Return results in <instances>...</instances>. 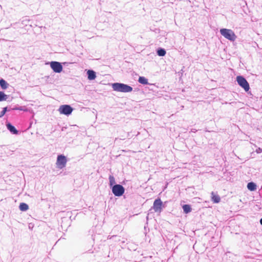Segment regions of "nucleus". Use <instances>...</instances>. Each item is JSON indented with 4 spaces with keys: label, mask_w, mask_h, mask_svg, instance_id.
<instances>
[{
    "label": "nucleus",
    "mask_w": 262,
    "mask_h": 262,
    "mask_svg": "<svg viewBox=\"0 0 262 262\" xmlns=\"http://www.w3.org/2000/svg\"><path fill=\"white\" fill-rule=\"evenodd\" d=\"M114 91L122 93H128L133 91V88L127 84L122 83H114L112 84Z\"/></svg>",
    "instance_id": "obj_1"
},
{
    "label": "nucleus",
    "mask_w": 262,
    "mask_h": 262,
    "mask_svg": "<svg viewBox=\"0 0 262 262\" xmlns=\"http://www.w3.org/2000/svg\"><path fill=\"white\" fill-rule=\"evenodd\" d=\"M260 223L262 225V218L260 220Z\"/></svg>",
    "instance_id": "obj_22"
},
{
    "label": "nucleus",
    "mask_w": 262,
    "mask_h": 262,
    "mask_svg": "<svg viewBox=\"0 0 262 262\" xmlns=\"http://www.w3.org/2000/svg\"><path fill=\"white\" fill-rule=\"evenodd\" d=\"M162 202L160 199H156L154 203L153 209L156 212H161L162 210Z\"/></svg>",
    "instance_id": "obj_8"
},
{
    "label": "nucleus",
    "mask_w": 262,
    "mask_h": 262,
    "mask_svg": "<svg viewBox=\"0 0 262 262\" xmlns=\"http://www.w3.org/2000/svg\"><path fill=\"white\" fill-rule=\"evenodd\" d=\"M58 111L61 114L68 116L72 113L73 108L69 105H62L59 107Z\"/></svg>",
    "instance_id": "obj_6"
},
{
    "label": "nucleus",
    "mask_w": 262,
    "mask_h": 262,
    "mask_svg": "<svg viewBox=\"0 0 262 262\" xmlns=\"http://www.w3.org/2000/svg\"><path fill=\"white\" fill-rule=\"evenodd\" d=\"M211 199L214 203H218L220 202L221 199L219 195L214 194L213 192L211 193Z\"/></svg>",
    "instance_id": "obj_11"
},
{
    "label": "nucleus",
    "mask_w": 262,
    "mask_h": 262,
    "mask_svg": "<svg viewBox=\"0 0 262 262\" xmlns=\"http://www.w3.org/2000/svg\"><path fill=\"white\" fill-rule=\"evenodd\" d=\"M7 129L13 134H17L18 131L14 126L8 123L6 124Z\"/></svg>",
    "instance_id": "obj_9"
},
{
    "label": "nucleus",
    "mask_w": 262,
    "mask_h": 262,
    "mask_svg": "<svg viewBox=\"0 0 262 262\" xmlns=\"http://www.w3.org/2000/svg\"><path fill=\"white\" fill-rule=\"evenodd\" d=\"M247 188L250 191H254L256 189V185L253 182H249L248 183Z\"/></svg>",
    "instance_id": "obj_12"
},
{
    "label": "nucleus",
    "mask_w": 262,
    "mask_h": 262,
    "mask_svg": "<svg viewBox=\"0 0 262 262\" xmlns=\"http://www.w3.org/2000/svg\"><path fill=\"white\" fill-rule=\"evenodd\" d=\"M220 32L226 39L231 41H234L236 39V35L231 29L225 28L221 29L220 30Z\"/></svg>",
    "instance_id": "obj_2"
},
{
    "label": "nucleus",
    "mask_w": 262,
    "mask_h": 262,
    "mask_svg": "<svg viewBox=\"0 0 262 262\" xmlns=\"http://www.w3.org/2000/svg\"><path fill=\"white\" fill-rule=\"evenodd\" d=\"M157 54L159 56H164L166 54V51L164 49H159L157 51Z\"/></svg>",
    "instance_id": "obj_18"
},
{
    "label": "nucleus",
    "mask_w": 262,
    "mask_h": 262,
    "mask_svg": "<svg viewBox=\"0 0 262 262\" xmlns=\"http://www.w3.org/2000/svg\"><path fill=\"white\" fill-rule=\"evenodd\" d=\"M10 110V109L8 110L7 107H4L3 111L1 112L0 117H2L6 114L7 111H9Z\"/></svg>",
    "instance_id": "obj_20"
},
{
    "label": "nucleus",
    "mask_w": 262,
    "mask_h": 262,
    "mask_svg": "<svg viewBox=\"0 0 262 262\" xmlns=\"http://www.w3.org/2000/svg\"><path fill=\"white\" fill-rule=\"evenodd\" d=\"M0 85L2 89H7L8 87L9 84L3 79L0 80Z\"/></svg>",
    "instance_id": "obj_13"
},
{
    "label": "nucleus",
    "mask_w": 262,
    "mask_h": 262,
    "mask_svg": "<svg viewBox=\"0 0 262 262\" xmlns=\"http://www.w3.org/2000/svg\"><path fill=\"white\" fill-rule=\"evenodd\" d=\"M182 208L183 209V211L184 212V213L186 214L190 212L192 210L190 206L189 205H184L182 206Z\"/></svg>",
    "instance_id": "obj_15"
},
{
    "label": "nucleus",
    "mask_w": 262,
    "mask_h": 262,
    "mask_svg": "<svg viewBox=\"0 0 262 262\" xmlns=\"http://www.w3.org/2000/svg\"><path fill=\"white\" fill-rule=\"evenodd\" d=\"M138 81L139 83L143 84H148V80L144 77H139Z\"/></svg>",
    "instance_id": "obj_16"
},
{
    "label": "nucleus",
    "mask_w": 262,
    "mask_h": 262,
    "mask_svg": "<svg viewBox=\"0 0 262 262\" xmlns=\"http://www.w3.org/2000/svg\"><path fill=\"white\" fill-rule=\"evenodd\" d=\"M124 187L120 184L114 185L112 187V192L116 196H120L124 193Z\"/></svg>",
    "instance_id": "obj_4"
},
{
    "label": "nucleus",
    "mask_w": 262,
    "mask_h": 262,
    "mask_svg": "<svg viewBox=\"0 0 262 262\" xmlns=\"http://www.w3.org/2000/svg\"><path fill=\"white\" fill-rule=\"evenodd\" d=\"M88 78L89 80H92L96 78V73L94 71L88 70L87 72Z\"/></svg>",
    "instance_id": "obj_10"
},
{
    "label": "nucleus",
    "mask_w": 262,
    "mask_h": 262,
    "mask_svg": "<svg viewBox=\"0 0 262 262\" xmlns=\"http://www.w3.org/2000/svg\"><path fill=\"white\" fill-rule=\"evenodd\" d=\"M19 209L22 211H27L29 209L28 205L24 203H21L19 204Z\"/></svg>",
    "instance_id": "obj_14"
},
{
    "label": "nucleus",
    "mask_w": 262,
    "mask_h": 262,
    "mask_svg": "<svg viewBox=\"0 0 262 262\" xmlns=\"http://www.w3.org/2000/svg\"><path fill=\"white\" fill-rule=\"evenodd\" d=\"M256 153L257 154H260L261 152H262V148H260V147H258L256 149Z\"/></svg>",
    "instance_id": "obj_21"
},
{
    "label": "nucleus",
    "mask_w": 262,
    "mask_h": 262,
    "mask_svg": "<svg viewBox=\"0 0 262 262\" xmlns=\"http://www.w3.org/2000/svg\"><path fill=\"white\" fill-rule=\"evenodd\" d=\"M236 81L238 84L243 88L246 92H248L250 89V86L246 79L242 76L236 77Z\"/></svg>",
    "instance_id": "obj_3"
},
{
    "label": "nucleus",
    "mask_w": 262,
    "mask_h": 262,
    "mask_svg": "<svg viewBox=\"0 0 262 262\" xmlns=\"http://www.w3.org/2000/svg\"><path fill=\"white\" fill-rule=\"evenodd\" d=\"M109 182L110 186H113L116 183L115 178L113 176H109Z\"/></svg>",
    "instance_id": "obj_19"
},
{
    "label": "nucleus",
    "mask_w": 262,
    "mask_h": 262,
    "mask_svg": "<svg viewBox=\"0 0 262 262\" xmlns=\"http://www.w3.org/2000/svg\"><path fill=\"white\" fill-rule=\"evenodd\" d=\"M67 160L66 157L63 155H59L57 157L56 161V165L57 168L61 169L66 166Z\"/></svg>",
    "instance_id": "obj_5"
},
{
    "label": "nucleus",
    "mask_w": 262,
    "mask_h": 262,
    "mask_svg": "<svg viewBox=\"0 0 262 262\" xmlns=\"http://www.w3.org/2000/svg\"><path fill=\"white\" fill-rule=\"evenodd\" d=\"M8 98V95H6L3 92L0 91V102L6 101Z\"/></svg>",
    "instance_id": "obj_17"
},
{
    "label": "nucleus",
    "mask_w": 262,
    "mask_h": 262,
    "mask_svg": "<svg viewBox=\"0 0 262 262\" xmlns=\"http://www.w3.org/2000/svg\"><path fill=\"white\" fill-rule=\"evenodd\" d=\"M50 64L51 69L54 72L59 73L62 71L63 67L61 63L57 61H51Z\"/></svg>",
    "instance_id": "obj_7"
}]
</instances>
